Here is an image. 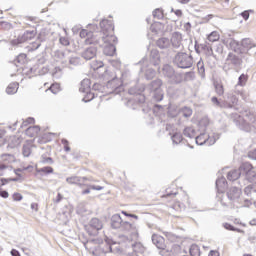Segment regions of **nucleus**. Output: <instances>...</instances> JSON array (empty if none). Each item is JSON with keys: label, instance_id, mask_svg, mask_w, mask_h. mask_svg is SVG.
<instances>
[{"label": "nucleus", "instance_id": "obj_1", "mask_svg": "<svg viewBox=\"0 0 256 256\" xmlns=\"http://www.w3.org/2000/svg\"><path fill=\"white\" fill-rule=\"evenodd\" d=\"M234 123L242 131H246L247 133H251V131H253L256 133V116H254L252 113L247 114L245 119L239 115H236Z\"/></svg>", "mask_w": 256, "mask_h": 256}, {"label": "nucleus", "instance_id": "obj_2", "mask_svg": "<svg viewBox=\"0 0 256 256\" xmlns=\"http://www.w3.org/2000/svg\"><path fill=\"white\" fill-rule=\"evenodd\" d=\"M100 32H96L98 39H110V41H117V37L113 33L115 31V26L113 25V20L103 19L100 22Z\"/></svg>", "mask_w": 256, "mask_h": 256}, {"label": "nucleus", "instance_id": "obj_3", "mask_svg": "<svg viewBox=\"0 0 256 256\" xmlns=\"http://www.w3.org/2000/svg\"><path fill=\"white\" fill-rule=\"evenodd\" d=\"M85 249H92L93 255H105V253H111L113 252V246L106 245V248H103V240L94 239V240H88L86 243H84Z\"/></svg>", "mask_w": 256, "mask_h": 256}, {"label": "nucleus", "instance_id": "obj_4", "mask_svg": "<svg viewBox=\"0 0 256 256\" xmlns=\"http://www.w3.org/2000/svg\"><path fill=\"white\" fill-rule=\"evenodd\" d=\"M211 101L214 107H218L219 109H233V107L237 105L239 99L235 94H228L227 100H219L214 96L211 98Z\"/></svg>", "mask_w": 256, "mask_h": 256}, {"label": "nucleus", "instance_id": "obj_5", "mask_svg": "<svg viewBox=\"0 0 256 256\" xmlns=\"http://www.w3.org/2000/svg\"><path fill=\"white\" fill-rule=\"evenodd\" d=\"M174 63L180 69H191L193 67V56L185 52H179L174 58Z\"/></svg>", "mask_w": 256, "mask_h": 256}, {"label": "nucleus", "instance_id": "obj_6", "mask_svg": "<svg viewBox=\"0 0 256 256\" xmlns=\"http://www.w3.org/2000/svg\"><path fill=\"white\" fill-rule=\"evenodd\" d=\"M115 43H117V39L111 40V38H98V42H96V45H99V47L103 48L104 55L113 57V55H115V52L117 51Z\"/></svg>", "mask_w": 256, "mask_h": 256}, {"label": "nucleus", "instance_id": "obj_7", "mask_svg": "<svg viewBox=\"0 0 256 256\" xmlns=\"http://www.w3.org/2000/svg\"><path fill=\"white\" fill-rule=\"evenodd\" d=\"M241 193V189L237 187L230 188L227 192V199L229 201H226L225 198H221V205H223V207H231L233 203H237L239 201L241 198Z\"/></svg>", "mask_w": 256, "mask_h": 256}, {"label": "nucleus", "instance_id": "obj_8", "mask_svg": "<svg viewBox=\"0 0 256 256\" xmlns=\"http://www.w3.org/2000/svg\"><path fill=\"white\" fill-rule=\"evenodd\" d=\"M103 229V222L98 218H92L90 222L85 225V231L90 236H95Z\"/></svg>", "mask_w": 256, "mask_h": 256}, {"label": "nucleus", "instance_id": "obj_9", "mask_svg": "<svg viewBox=\"0 0 256 256\" xmlns=\"http://www.w3.org/2000/svg\"><path fill=\"white\" fill-rule=\"evenodd\" d=\"M80 37L81 39H85V45H96V43H99V34H97L96 32L93 33L86 29H82L80 31Z\"/></svg>", "mask_w": 256, "mask_h": 256}, {"label": "nucleus", "instance_id": "obj_10", "mask_svg": "<svg viewBox=\"0 0 256 256\" xmlns=\"http://www.w3.org/2000/svg\"><path fill=\"white\" fill-rule=\"evenodd\" d=\"M238 171L240 172V176H245L247 181L251 182V179L255 177V170L251 163L245 162L239 168Z\"/></svg>", "mask_w": 256, "mask_h": 256}, {"label": "nucleus", "instance_id": "obj_11", "mask_svg": "<svg viewBox=\"0 0 256 256\" xmlns=\"http://www.w3.org/2000/svg\"><path fill=\"white\" fill-rule=\"evenodd\" d=\"M120 229H122V231H129L134 241H137V239H139V231L137 230V225L135 223H129L127 221L122 222V226H120Z\"/></svg>", "mask_w": 256, "mask_h": 256}, {"label": "nucleus", "instance_id": "obj_12", "mask_svg": "<svg viewBox=\"0 0 256 256\" xmlns=\"http://www.w3.org/2000/svg\"><path fill=\"white\" fill-rule=\"evenodd\" d=\"M37 33L35 31H26L23 35L19 36L17 39L11 41L12 45H21V43H25V41H31V39L35 38Z\"/></svg>", "mask_w": 256, "mask_h": 256}, {"label": "nucleus", "instance_id": "obj_13", "mask_svg": "<svg viewBox=\"0 0 256 256\" xmlns=\"http://www.w3.org/2000/svg\"><path fill=\"white\" fill-rule=\"evenodd\" d=\"M107 88L112 89L114 93H120V91H123V81L114 77L112 80L108 81Z\"/></svg>", "mask_w": 256, "mask_h": 256}, {"label": "nucleus", "instance_id": "obj_14", "mask_svg": "<svg viewBox=\"0 0 256 256\" xmlns=\"http://www.w3.org/2000/svg\"><path fill=\"white\" fill-rule=\"evenodd\" d=\"M195 139L197 145H205V143H207V145H215V142L217 141V139H219V137L212 138L209 137L208 135L200 134Z\"/></svg>", "mask_w": 256, "mask_h": 256}, {"label": "nucleus", "instance_id": "obj_15", "mask_svg": "<svg viewBox=\"0 0 256 256\" xmlns=\"http://www.w3.org/2000/svg\"><path fill=\"white\" fill-rule=\"evenodd\" d=\"M247 79L248 76L247 74H241L238 78V83L235 86V93L236 95H241L242 99H245V92H243V90H237L238 87H245V85H247Z\"/></svg>", "mask_w": 256, "mask_h": 256}, {"label": "nucleus", "instance_id": "obj_16", "mask_svg": "<svg viewBox=\"0 0 256 256\" xmlns=\"http://www.w3.org/2000/svg\"><path fill=\"white\" fill-rule=\"evenodd\" d=\"M171 43L174 49H181L183 47V35L179 32H174L171 37Z\"/></svg>", "mask_w": 256, "mask_h": 256}, {"label": "nucleus", "instance_id": "obj_17", "mask_svg": "<svg viewBox=\"0 0 256 256\" xmlns=\"http://www.w3.org/2000/svg\"><path fill=\"white\" fill-rule=\"evenodd\" d=\"M143 91H145V86H141L138 90L136 88L129 89L130 95H136V101H138V103H143L145 101V97L141 95Z\"/></svg>", "mask_w": 256, "mask_h": 256}, {"label": "nucleus", "instance_id": "obj_18", "mask_svg": "<svg viewBox=\"0 0 256 256\" xmlns=\"http://www.w3.org/2000/svg\"><path fill=\"white\" fill-rule=\"evenodd\" d=\"M152 243L157 247V249H165V238L159 234L152 235Z\"/></svg>", "mask_w": 256, "mask_h": 256}, {"label": "nucleus", "instance_id": "obj_19", "mask_svg": "<svg viewBox=\"0 0 256 256\" xmlns=\"http://www.w3.org/2000/svg\"><path fill=\"white\" fill-rule=\"evenodd\" d=\"M84 181H87V177L72 176L66 178V182H68L69 185H79V187H83Z\"/></svg>", "mask_w": 256, "mask_h": 256}, {"label": "nucleus", "instance_id": "obj_20", "mask_svg": "<svg viewBox=\"0 0 256 256\" xmlns=\"http://www.w3.org/2000/svg\"><path fill=\"white\" fill-rule=\"evenodd\" d=\"M97 55V48L89 47L82 52V57L86 61H91Z\"/></svg>", "mask_w": 256, "mask_h": 256}, {"label": "nucleus", "instance_id": "obj_21", "mask_svg": "<svg viewBox=\"0 0 256 256\" xmlns=\"http://www.w3.org/2000/svg\"><path fill=\"white\" fill-rule=\"evenodd\" d=\"M122 225H123V219L121 218V215L114 214L111 217V227H112V229H121Z\"/></svg>", "mask_w": 256, "mask_h": 256}, {"label": "nucleus", "instance_id": "obj_22", "mask_svg": "<svg viewBox=\"0 0 256 256\" xmlns=\"http://www.w3.org/2000/svg\"><path fill=\"white\" fill-rule=\"evenodd\" d=\"M228 63H231L234 65V67H240L241 63H243V60L240 59L239 56L230 53L227 58Z\"/></svg>", "mask_w": 256, "mask_h": 256}, {"label": "nucleus", "instance_id": "obj_23", "mask_svg": "<svg viewBox=\"0 0 256 256\" xmlns=\"http://www.w3.org/2000/svg\"><path fill=\"white\" fill-rule=\"evenodd\" d=\"M146 248L141 242H135L132 244V252L143 256V253H145Z\"/></svg>", "mask_w": 256, "mask_h": 256}, {"label": "nucleus", "instance_id": "obj_24", "mask_svg": "<svg viewBox=\"0 0 256 256\" xmlns=\"http://www.w3.org/2000/svg\"><path fill=\"white\" fill-rule=\"evenodd\" d=\"M175 73V69L169 64H165L162 68V75H164L167 79L170 77H173V74Z\"/></svg>", "mask_w": 256, "mask_h": 256}, {"label": "nucleus", "instance_id": "obj_25", "mask_svg": "<svg viewBox=\"0 0 256 256\" xmlns=\"http://www.w3.org/2000/svg\"><path fill=\"white\" fill-rule=\"evenodd\" d=\"M156 45L159 49H169L171 46V40L168 38H160L157 40Z\"/></svg>", "mask_w": 256, "mask_h": 256}, {"label": "nucleus", "instance_id": "obj_26", "mask_svg": "<svg viewBox=\"0 0 256 256\" xmlns=\"http://www.w3.org/2000/svg\"><path fill=\"white\" fill-rule=\"evenodd\" d=\"M79 91L81 93H89V91H91V80L89 79L82 80Z\"/></svg>", "mask_w": 256, "mask_h": 256}, {"label": "nucleus", "instance_id": "obj_27", "mask_svg": "<svg viewBox=\"0 0 256 256\" xmlns=\"http://www.w3.org/2000/svg\"><path fill=\"white\" fill-rule=\"evenodd\" d=\"M241 177V172L239 169L231 170L227 173L228 181H237Z\"/></svg>", "mask_w": 256, "mask_h": 256}, {"label": "nucleus", "instance_id": "obj_28", "mask_svg": "<svg viewBox=\"0 0 256 256\" xmlns=\"http://www.w3.org/2000/svg\"><path fill=\"white\" fill-rule=\"evenodd\" d=\"M169 135H171V139L174 145H179V143L183 141V135L181 132H170Z\"/></svg>", "mask_w": 256, "mask_h": 256}, {"label": "nucleus", "instance_id": "obj_29", "mask_svg": "<svg viewBox=\"0 0 256 256\" xmlns=\"http://www.w3.org/2000/svg\"><path fill=\"white\" fill-rule=\"evenodd\" d=\"M226 187H227V180L225 179V177H221L216 180V188L220 193H223Z\"/></svg>", "mask_w": 256, "mask_h": 256}, {"label": "nucleus", "instance_id": "obj_30", "mask_svg": "<svg viewBox=\"0 0 256 256\" xmlns=\"http://www.w3.org/2000/svg\"><path fill=\"white\" fill-rule=\"evenodd\" d=\"M162 85H163V81H161V79H156L150 83L149 89L151 92L159 91V90H161Z\"/></svg>", "mask_w": 256, "mask_h": 256}, {"label": "nucleus", "instance_id": "obj_31", "mask_svg": "<svg viewBox=\"0 0 256 256\" xmlns=\"http://www.w3.org/2000/svg\"><path fill=\"white\" fill-rule=\"evenodd\" d=\"M150 59H151L152 65H154L155 67H157V65H159V63H160L159 51H157V50H152L151 53H150Z\"/></svg>", "mask_w": 256, "mask_h": 256}, {"label": "nucleus", "instance_id": "obj_32", "mask_svg": "<svg viewBox=\"0 0 256 256\" xmlns=\"http://www.w3.org/2000/svg\"><path fill=\"white\" fill-rule=\"evenodd\" d=\"M170 83H173L174 85H179V83L183 82V75L181 73H175L172 75V77L169 78Z\"/></svg>", "mask_w": 256, "mask_h": 256}, {"label": "nucleus", "instance_id": "obj_33", "mask_svg": "<svg viewBox=\"0 0 256 256\" xmlns=\"http://www.w3.org/2000/svg\"><path fill=\"white\" fill-rule=\"evenodd\" d=\"M39 131H41L39 126H30L26 129L25 133L28 137H35Z\"/></svg>", "mask_w": 256, "mask_h": 256}, {"label": "nucleus", "instance_id": "obj_34", "mask_svg": "<svg viewBox=\"0 0 256 256\" xmlns=\"http://www.w3.org/2000/svg\"><path fill=\"white\" fill-rule=\"evenodd\" d=\"M19 89V83L14 82L8 85V87L6 88V93L8 95H15V93H17Z\"/></svg>", "mask_w": 256, "mask_h": 256}, {"label": "nucleus", "instance_id": "obj_35", "mask_svg": "<svg viewBox=\"0 0 256 256\" xmlns=\"http://www.w3.org/2000/svg\"><path fill=\"white\" fill-rule=\"evenodd\" d=\"M241 45L246 51H249V49H253V47H256L255 43H253V41H251V39L249 38L243 39Z\"/></svg>", "mask_w": 256, "mask_h": 256}, {"label": "nucleus", "instance_id": "obj_36", "mask_svg": "<svg viewBox=\"0 0 256 256\" xmlns=\"http://www.w3.org/2000/svg\"><path fill=\"white\" fill-rule=\"evenodd\" d=\"M87 189L82 191V195H89L91 193V189L93 191H103V186H95V185H86Z\"/></svg>", "mask_w": 256, "mask_h": 256}, {"label": "nucleus", "instance_id": "obj_37", "mask_svg": "<svg viewBox=\"0 0 256 256\" xmlns=\"http://www.w3.org/2000/svg\"><path fill=\"white\" fill-rule=\"evenodd\" d=\"M184 136L188 137L189 139H193L197 135V132L194 130L193 127H186L183 131Z\"/></svg>", "mask_w": 256, "mask_h": 256}, {"label": "nucleus", "instance_id": "obj_38", "mask_svg": "<svg viewBox=\"0 0 256 256\" xmlns=\"http://www.w3.org/2000/svg\"><path fill=\"white\" fill-rule=\"evenodd\" d=\"M140 71L145 73L146 79H153L155 77V70L153 68L145 69V67H142Z\"/></svg>", "mask_w": 256, "mask_h": 256}, {"label": "nucleus", "instance_id": "obj_39", "mask_svg": "<svg viewBox=\"0 0 256 256\" xmlns=\"http://www.w3.org/2000/svg\"><path fill=\"white\" fill-rule=\"evenodd\" d=\"M180 115L188 119V117H191L193 115V110L190 107L185 106L180 109Z\"/></svg>", "mask_w": 256, "mask_h": 256}, {"label": "nucleus", "instance_id": "obj_40", "mask_svg": "<svg viewBox=\"0 0 256 256\" xmlns=\"http://www.w3.org/2000/svg\"><path fill=\"white\" fill-rule=\"evenodd\" d=\"M151 93L153 95L154 101H157V102L163 101V95H164L163 94V89H161V90H154Z\"/></svg>", "mask_w": 256, "mask_h": 256}, {"label": "nucleus", "instance_id": "obj_41", "mask_svg": "<svg viewBox=\"0 0 256 256\" xmlns=\"http://www.w3.org/2000/svg\"><path fill=\"white\" fill-rule=\"evenodd\" d=\"M220 37L221 36L219 35V32L213 31L208 35V41H210L211 43H215V41H219Z\"/></svg>", "mask_w": 256, "mask_h": 256}, {"label": "nucleus", "instance_id": "obj_42", "mask_svg": "<svg viewBox=\"0 0 256 256\" xmlns=\"http://www.w3.org/2000/svg\"><path fill=\"white\" fill-rule=\"evenodd\" d=\"M223 227L227 231H236V233H245V231H243V230H241L239 228H235L233 225H231L229 223H223Z\"/></svg>", "mask_w": 256, "mask_h": 256}, {"label": "nucleus", "instance_id": "obj_43", "mask_svg": "<svg viewBox=\"0 0 256 256\" xmlns=\"http://www.w3.org/2000/svg\"><path fill=\"white\" fill-rule=\"evenodd\" d=\"M190 255L191 256H200L201 255V250L199 249V246H197L196 244H193L190 247Z\"/></svg>", "mask_w": 256, "mask_h": 256}, {"label": "nucleus", "instance_id": "obj_44", "mask_svg": "<svg viewBox=\"0 0 256 256\" xmlns=\"http://www.w3.org/2000/svg\"><path fill=\"white\" fill-rule=\"evenodd\" d=\"M22 155L24 157H29L31 155V145L30 144H24L23 145Z\"/></svg>", "mask_w": 256, "mask_h": 256}, {"label": "nucleus", "instance_id": "obj_45", "mask_svg": "<svg viewBox=\"0 0 256 256\" xmlns=\"http://www.w3.org/2000/svg\"><path fill=\"white\" fill-rule=\"evenodd\" d=\"M245 195H251V193H256V185L250 184L244 189Z\"/></svg>", "mask_w": 256, "mask_h": 256}, {"label": "nucleus", "instance_id": "obj_46", "mask_svg": "<svg viewBox=\"0 0 256 256\" xmlns=\"http://www.w3.org/2000/svg\"><path fill=\"white\" fill-rule=\"evenodd\" d=\"M197 67L199 75H201V77H205V64L203 63V61H199L197 63Z\"/></svg>", "mask_w": 256, "mask_h": 256}, {"label": "nucleus", "instance_id": "obj_47", "mask_svg": "<svg viewBox=\"0 0 256 256\" xmlns=\"http://www.w3.org/2000/svg\"><path fill=\"white\" fill-rule=\"evenodd\" d=\"M152 15L154 19H163L164 17L163 10H161V8L155 9Z\"/></svg>", "mask_w": 256, "mask_h": 256}, {"label": "nucleus", "instance_id": "obj_48", "mask_svg": "<svg viewBox=\"0 0 256 256\" xmlns=\"http://www.w3.org/2000/svg\"><path fill=\"white\" fill-rule=\"evenodd\" d=\"M7 171H11V167L3 163H0V177H3V175H5Z\"/></svg>", "mask_w": 256, "mask_h": 256}, {"label": "nucleus", "instance_id": "obj_49", "mask_svg": "<svg viewBox=\"0 0 256 256\" xmlns=\"http://www.w3.org/2000/svg\"><path fill=\"white\" fill-rule=\"evenodd\" d=\"M84 93H86V96L82 99L84 103H88V101H92V99H95V94L91 92V90L89 92Z\"/></svg>", "mask_w": 256, "mask_h": 256}, {"label": "nucleus", "instance_id": "obj_50", "mask_svg": "<svg viewBox=\"0 0 256 256\" xmlns=\"http://www.w3.org/2000/svg\"><path fill=\"white\" fill-rule=\"evenodd\" d=\"M215 91L217 95L221 96L225 93V89L223 88V84L217 83L215 84Z\"/></svg>", "mask_w": 256, "mask_h": 256}, {"label": "nucleus", "instance_id": "obj_51", "mask_svg": "<svg viewBox=\"0 0 256 256\" xmlns=\"http://www.w3.org/2000/svg\"><path fill=\"white\" fill-rule=\"evenodd\" d=\"M27 60V54H19L16 58V63H19V65L25 64V61Z\"/></svg>", "mask_w": 256, "mask_h": 256}, {"label": "nucleus", "instance_id": "obj_52", "mask_svg": "<svg viewBox=\"0 0 256 256\" xmlns=\"http://www.w3.org/2000/svg\"><path fill=\"white\" fill-rule=\"evenodd\" d=\"M103 61H94L91 63V69H93L94 71H97V69H101V67H103Z\"/></svg>", "mask_w": 256, "mask_h": 256}, {"label": "nucleus", "instance_id": "obj_53", "mask_svg": "<svg viewBox=\"0 0 256 256\" xmlns=\"http://www.w3.org/2000/svg\"><path fill=\"white\" fill-rule=\"evenodd\" d=\"M59 43L61 45H63L64 47H67V46L70 45L69 38H67V37H60L59 38Z\"/></svg>", "mask_w": 256, "mask_h": 256}, {"label": "nucleus", "instance_id": "obj_54", "mask_svg": "<svg viewBox=\"0 0 256 256\" xmlns=\"http://www.w3.org/2000/svg\"><path fill=\"white\" fill-rule=\"evenodd\" d=\"M49 89L54 95H57V93H59L60 86L59 84H52Z\"/></svg>", "mask_w": 256, "mask_h": 256}, {"label": "nucleus", "instance_id": "obj_55", "mask_svg": "<svg viewBox=\"0 0 256 256\" xmlns=\"http://www.w3.org/2000/svg\"><path fill=\"white\" fill-rule=\"evenodd\" d=\"M38 39L41 42L47 41V34L45 33V31H42V32L39 33Z\"/></svg>", "mask_w": 256, "mask_h": 256}, {"label": "nucleus", "instance_id": "obj_56", "mask_svg": "<svg viewBox=\"0 0 256 256\" xmlns=\"http://www.w3.org/2000/svg\"><path fill=\"white\" fill-rule=\"evenodd\" d=\"M21 199H23V195H21L19 193H14L13 194V200L14 201H21Z\"/></svg>", "mask_w": 256, "mask_h": 256}, {"label": "nucleus", "instance_id": "obj_57", "mask_svg": "<svg viewBox=\"0 0 256 256\" xmlns=\"http://www.w3.org/2000/svg\"><path fill=\"white\" fill-rule=\"evenodd\" d=\"M70 65H79V58H70Z\"/></svg>", "mask_w": 256, "mask_h": 256}, {"label": "nucleus", "instance_id": "obj_58", "mask_svg": "<svg viewBox=\"0 0 256 256\" xmlns=\"http://www.w3.org/2000/svg\"><path fill=\"white\" fill-rule=\"evenodd\" d=\"M42 173H53V168L51 167H44L41 168Z\"/></svg>", "mask_w": 256, "mask_h": 256}, {"label": "nucleus", "instance_id": "obj_59", "mask_svg": "<svg viewBox=\"0 0 256 256\" xmlns=\"http://www.w3.org/2000/svg\"><path fill=\"white\" fill-rule=\"evenodd\" d=\"M0 197H2L3 199H7L9 197V192L7 191H0Z\"/></svg>", "mask_w": 256, "mask_h": 256}, {"label": "nucleus", "instance_id": "obj_60", "mask_svg": "<svg viewBox=\"0 0 256 256\" xmlns=\"http://www.w3.org/2000/svg\"><path fill=\"white\" fill-rule=\"evenodd\" d=\"M252 203L251 200H244V204L242 205V207H251Z\"/></svg>", "mask_w": 256, "mask_h": 256}, {"label": "nucleus", "instance_id": "obj_61", "mask_svg": "<svg viewBox=\"0 0 256 256\" xmlns=\"http://www.w3.org/2000/svg\"><path fill=\"white\" fill-rule=\"evenodd\" d=\"M184 29H185V31H191V23L190 22L185 23Z\"/></svg>", "mask_w": 256, "mask_h": 256}, {"label": "nucleus", "instance_id": "obj_62", "mask_svg": "<svg viewBox=\"0 0 256 256\" xmlns=\"http://www.w3.org/2000/svg\"><path fill=\"white\" fill-rule=\"evenodd\" d=\"M241 15H242L243 19H245V21H247V19H249V12L248 11L242 12Z\"/></svg>", "mask_w": 256, "mask_h": 256}, {"label": "nucleus", "instance_id": "obj_63", "mask_svg": "<svg viewBox=\"0 0 256 256\" xmlns=\"http://www.w3.org/2000/svg\"><path fill=\"white\" fill-rule=\"evenodd\" d=\"M11 255H12V256H21V254L19 253V251L15 250V249H13V250L11 251Z\"/></svg>", "mask_w": 256, "mask_h": 256}, {"label": "nucleus", "instance_id": "obj_64", "mask_svg": "<svg viewBox=\"0 0 256 256\" xmlns=\"http://www.w3.org/2000/svg\"><path fill=\"white\" fill-rule=\"evenodd\" d=\"M208 256H219V252L212 250V251H210Z\"/></svg>", "mask_w": 256, "mask_h": 256}]
</instances>
